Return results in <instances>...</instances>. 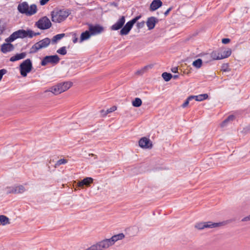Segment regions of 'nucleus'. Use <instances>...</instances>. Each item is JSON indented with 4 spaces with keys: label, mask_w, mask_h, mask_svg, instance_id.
<instances>
[{
    "label": "nucleus",
    "mask_w": 250,
    "mask_h": 250,
    "mask_svg": "<svg viewBox=\"0 0 250 250\" xmlns=\"http://www.w3.org/2000/svg\"><path fill=\"white\" fill-rule=\"evenodd\" d=\"M40 35L39 33H35L30 29L26 30L20 29L13 33L8 38L5 39L7 42H11L18 38H24L26 37L32 38L34 36Z\"/></svg>",
    "instance_id": "obj_1"
},
{
    "label": "nucleus",
    "mask_w": 250,
    "mask_h": 250,
    "mask_svg": "<svg viewBox=\"0 0 250 250\" xmlns=\"http://www.w3.org/2000/svg\"><path fill=\"white\" fill-rule=\"evenodd\" d=\"M17 9L20 13L27 16H32L37 12V7L36 4H33L29 6L26 1L19 3Z\"/></svg>",
    "instance_id": "obj_2"
},
{
    "label": "nucleus",
    "mask_w": 250,
    "mask_h": 250,
    "mask_svg": "<svg viewBox=\"0 0 250 250\" xmlns=\"http://www.w3.org/2000/svg\"><path fill=\"white\" fill-rule=\"evenodd\" d=\"M72 85V83L65 82L51 87L48 89L45 90L44 92H51L54 95H58L69 89Z\"/></svg>",
    "instance_id": "obj_3"
},
{
    "label": "nucleus",
    "mask_w": 250,
    "mask_h": 250,
    "mask_svg": "<svg viewBox=\"0 0 250 250\" xmlns=\"http://www.w3.org/2000/svg\"><path fill=\"white\" fill-rule=\"evenodd\" d=\"M72 85V83L65 82L51 87L48 89L45 90L44 92H51L54 95H58L69 89Z\"/></svg>",
    "instance_id": "obj_4"
},
{
    "label": "nucleus",
    "mask_w": 250,
    "mask_h": 250,
    "mask_svg": "<svg viewBox=\"0 0 250 250\" xmlns=\"http://www.w3.org/2000/svg\"><path fill=\"white\" fill-rule=\"evenodd\" d=\"M67 10H54L51 12V20L54 22L60 23L64 21L69 15Z\"/></svg>",
    "instance_id": "obj_5"
},
{
    "label": "nucleus",
    "mask_w": 250,
    "mask_h": 250,
    "mask_svg": "<svg viewBox=\"0 0 250 250\" xmlns=\"http://www.w3.org/2000/svg\"><path fill=\"white\" fill-rule=\"evenodd\" d=\"M231 54L230 49L221 48L213 51L210 54L211 58L214 60H219L229 57Z\"/></svg>",
    "instance_id": "obj_6"
},
{
    "label": "nucleus",
    "mask_w": 250,
    "mask_h": 250,
    "mask_svg": "<svg viewBox=\"0 0 250 250\" xmlns=\"http://www.w3.org/2000/svg\"><path fill=\"white\" fill-rule=\"evenodd\" d=\"M50 43V40L46 38L34 44L30 49V52L35 53L40 49L47 47Z\"/></svg>",
    "instance_id": "obj_7"
},
{
    "label": "nucleus",
    "mask_w": 250,
    "mask_h": 250,
    "mask_svg": "<svg viewBox=\"0 0 250 250\" xmlns=\"http://www.w3.org/2000/svg\"><path fill=\"white\" fill-rule=\"evenodd\" d=\"M223 222L213 223L212 222H199L196 223L195 227L198 229H203L206 228H215L223 226Z\"/></svg>",
    "instance_id": "obj_8"
},
{
    "label": "nucleus",
    "mask_w": 250,
    "mask_h": 250,
    "mask_svg": "<svg viewBox=\"0 0 250 250\" xmlns=\"http://www.w3.org/2000/svg\"><path fill=\"white\" fill-rule=\"evenodd\" d=\"M60 60V58L57 55L46 56L42 59L41 64L42 66H46L48 64L55 65L59 63Z\"/></svg>",
    "instance_id": "obj_9"
},
{
    "label": "nucleus",
    "mask_w": 250,
    "mask_h": 250,
    "mask_svg": "<svg viewBox=\"0 0 250 250\" xmlns=\"http://www.w3.org/2000/svg\"><path fill=\"white\" fill-rule=\"evenodd\" d=\"M32 68V64L30 59H27L23 61L20 66L21 75L23 77H26L27 73L31 71Z\"/></svg>",
    "instance_id": "obj_10"
},
{
    "label": "nucleus",
    "mask_w": 250,
    "mask_h": 250,
    "mask_svg": "<svg viewBox=\"0 0 250 250\" xmlns=\"http://www.w3.org/2000/svg\"><path fill=\"white\" fill-rule=\"evenodd\" d=\"M141 18V16L139 15L128 21L125 25L120 30V34L121 35H126L132 29L134 24Z\"/></svg>",
    "instance_id": "obj_11"
},
{
    "label": "nucleus",
    "mask_w": 250,
    "mask_h": 250,
    "mask_svg": "<svg viewBox=\"0 0 250 250\" xmlns=\"http://www.w3.org/2000/svg\"><path fill=\"white\" fill-rule=\"evenodd\" d=\"M35 25L40 29L44 30L49 28L51 26V22L47 17H43L41 18Z\"/></svg>",
    "instance_id": "obj_12"
},
{
    "label": "nucleus",
    "mask_w": 250,
    "mask_h": 250,
    "mask_svg": "<svg viewBox=\"0 0 250 250\" xmlns=\"http://www.w3.org/2000/svg\"><path fill=\"white\" fill-rule=\"evenodd\" d=\"M89 30L92 36H95L101 34L104 30V27L99 24H89Z\"/></svg>",
    "instance_id": "obj_13"
},
{
    "label": "nucleus",
    "mask_w": 250,
    "mask_h": 250,
    "mask_svg": "<svg viewBox=\"0 0 250 250\" xmlns=\"http://www.w3.org/2000/svg\"><path fill=\"white\" fill-rule=\"evenodd\" d=\"M139 146L142 148H151L152 144L150 140L146 137L141 138L139 141Z\"/></svg>",
    "instance_id": "obj_14"
},
{
    "label": "nucleus",
    "mask_w": 250,
    "mask_h": 250,
    "mask_svg": "<svg viewBox=\"0 0 250 250\" xmlns=\"http://www.w3.org/2000/svg\"><path fill=\"white\" fill-rule=\"evenodd\" d=\"M125 17L122 16L111 27L112 30H118L121 29L125 24Z\"/></svg>",
    "instance_id": "obj_15"
},
{
    "label": "nucleus",
    "mask_w": 250,
    "mask_h": 250,
    "mask_svg": "<svg viewBox=\"0 0 250 250\" xmlns=\"http://www.w3.org/2000/svg\"><path fill=\"white\" fill-rule=\"evenodd\" d=\"M93 182V179L91 177H86L84 178L83 180L79 181L77 183V186L78 187L83 188L84 186H85L86 187H89Z\"/></svg>",
    "instance_id": "obj_16"
},
{
    "label": "nucleus",
    "mask_w": 250,
    "mask_h": 250,
    "mask_svg": "<svg viewBox=\"0 0 250 250\" xmlns=\"http://www.w3.org/2000/svg\"><path fill=\"white\" fill-rule=\"evenodd\" d=\"M158 22V19L154 17H151L147 19L146 22V25L149 30L153 29Z\"/></svg>",
    "instance_id": "obj_17"
},
{
    "label": "nucleus",
    "mask_w": 250,
    "mask_h": 250,
    "mask_svg": "<svg viewBox=\"0 0 250 250\" xmlns=\"http://www.w3.org/2000/svg\"><path fill=\"white\" fill-rule=\"evenodd\" d=\"M14 47L13 44L10 42H7L3 43L1 46V51L3 53H6L8 52H10L14 49Z\"/></svg>",
    "instance_id": "obj_18"
},
{
    "label": "nucleus",
    "mask_w": 250,
    "mask_h": 250,
    "mask_svg": "<svg viewBox=\"0 0 250 250\" xmlns=\"http://www.w3.org/2000/svg\"><path fill=\"white\" fill-rule=\"evenodd\" d=\"M162 5V2L160 0H153L151 2L150 8L151 11H155Z\"/></svg>",
    "instance_id": "obj_19"
},
{
    "label": "nucleus",
    "mask_w": 250,
    "mask_h": 250,
    "mask_svg": "<svg viewBox=\"0 0 250 250\" xmlns=\"http://www.w3.org/2000/svg\"><path fill=\"white\" fill-rule=\"evenodd\" d=\"M125 237V235L121 233L113 235L111 238H109L112 245L118 240L123 239Z\"/></svg>",
    "instance_id": "obj_20"
},
{
    "label": "nucleus",
    "mask_w": 250,
    "mask_h": 250,
    "mask_svg": "<svg viewBox=\"0 0 250 250\" xmlns=\"http://www.w3.org/2000/svg\"><path fill=\"white\" fill-rule=\"evenodd\" d=\"M92 36L89 30L83 32L80 36V42H82L84 41L88 40Z\"/></svg>",
    "instance_id": "obj_21"
},
{
    "label": "nucleus",
    "mask_w": 250,
    "mask_h": 250,
    "mask_svg": "<svg viewBox=\"0 0 250 250\" xmlns=\"http://www.w3.org/2000/svg\"><path fill=\"white\" fill-rule=\"evenodd\" d=\"M26 54L25 52H22L20 54H17L15 56L11 57L10 59L11 62H15L24 58L26 57Z\"/></svg>",
    "instance_id": "obj_22"
},
{
    "label": "nucleus",
    "mask_w": 250,
    "mask_h": 250,
    "mask_svg": "<svg viewBox=\"0 0 250 250\" xmlns=\"http://www.w3.org/2000/svg\"><path fill=\"white\" fill-rule=\"evenodd\" d=\"M193 98V100L195 99L197 101H202L204 100L207 99L208 98L207 94H203L197 96H191Z\"/></svg>",
    "instance_id": "obj_23"
},
{
    "label": "nucleus",
    "mask_w": 250,
    "mask_h": 250,
    "mask_svg": "<svg viewBox=\"0 0 250 250\" xmlns=\"http://www.w3.org/2000/svg\"><path fill=\"white\" fill-rule=\"evenodd\" d=\"M15 187V188L13 191L15 194L22 193L25 191V188L22 185H19Z\"/></svg>",
    "instance_id": "obj_24"
},
{
    "label": "nucleus",
    "mask_w": 250,
    "mask_h": 250,
    "mask_svg": "<svg viewBox=\"0 0 250 250\" xmlns=\"http://www.w3.org/2000/svg\"><path fill=\"white\" fill-rule=\"evenodd\" d=\"M0 223L3 226L9 224V219L5 215H0Z\"/></svg>",
    "instance_id": "obj_25"
},
{
    "label": "nucleus",
    "mask_w": 250,
    "mask_h": 250,
    "mask_svg": "<svg viewBox=\"0 0 250 250\" xmlns=\"http://www.w3.org/2000/svg\"><path fill=\"white\" fill-rule=\"evenodd\" d=\"M64 36H65V34H64V33L57 34L53 37V38L52 39V42L53 43H56L58 41L61 40Z\"/></svg>",
    "instance_id": "obj_26"
},
{
    "label": "nucleus",
    "mask_w": 250,
    "mask_h": 250,
    "mask_svg": "<svg viewBox=\"0 0 250 250\" xmlns=\"http://www.w3.org/2000/svg\"><path fill=\"white\" fill-rule=\"evenodd\" d=\"M142 102L141 99L136 98L132 102V105L134 107H139L142 105Z\"/></svg>",
    "instance_id": "obj_27"
},
{
    "label": "nucleus",
    "mask_w": 250,
    "mask_h": 250,
    "mask_svg": "<svg viewBox=\"0 0 250 250\" xmlns=\"http://www.w3.org/2000/svg\"><path fill=\"white\" fill-rule=\"evenodd\" d=\"M192 65L197 68H200L202 65V60L200 59H198L193 62Z\"/></svg>",
    "instance_id": "obj_28"
},
{
    "label": "nucleus",
    "mask_w": 250,
    "mask_h": 250,
    "mask_svg": "<svg viewBox=\"0 0 250 250\" xmlns=\"http://www.w3.org/2000/svg\"><path fill=\"white\" fill-rule=\"evenodd\" d=\"M117 109V107L115 106H113L112 107L107 109L106 110L104 111L102 110L101 112L103 113V115L105 116L108 113H111Z\"/></svg>",
    "instance_id": "obj_29"
},
{
    "label": "nucleus",
    "mask_w": 250,
    "mask_h": 250,
    "mask_svg": "<svg viewBox=\"0 0 250 250\" xmlns=\"http://www.w3.org/2000/svg\"><path fill=\"white\" fill-rule=\"evenodd\" d=\"M162 76L166 82L169 81L172 77V75L171 74L167 72H164L162 74Z\"/></svg>",
    "instance_id": "obj_30"
},
{
    "label": "nucleus",
    "mask_w": 250,
    "mask_h": 250,
    "mask_svg": "<svg viewBox=\"0 0 250 250\" xmlns=\"http://www.w3.org/2000/svg\"><path fill=\"white\" fill-rule=\"evenodd\" d=\"M234 119V116L233 115L229 116L226 120H225L221 124V126H225L226 124L229 121H232Z\"/></svg>",
    "instance_id": "obj_31"
},
{
    "label": "nucleus",
    "mask_w": 250,
    "mask_h": 250,
    "mask_svg": "<svg viewBox=\"0 0 250 250\" xmlns=\"http://www.w3.org/2000/svg\"><path fill=\"white\" fill-rule=\"evenodd\" d=\"M152 67V65H148L145 66V67L142 68L141 70H138L137 72V73L139 74H142L143 73H144L146 71L147 69H148L149 68H151Z\"/></svg>",
    "instance_id": "obj_32"
},
{
    "label": "nucleus",
    "mask_w": 250,
    "mask_h": 250,
    "mask_svg": "<svg viewBox=\"0 0 250 250\" xmlns=\"http://www.w3.org/2000/svg\"><path fill=\"white\" fill-rule=\"evenodd\" d=\"M67 163V160L64 159H61L58 160L55 164V167H57L61 165L65 164Z\"/></svg>",
    "instance_id": "obj_33"
},
{
    "label": "nucleus",
    "mask_w": 250,
    "mask_h": 250,
    "mask_svg": "<svg viewBox=\"0 0 250 250\" xmlns=\"http://www.w3.org/2000/svg\"><path fill=\"white\" fill-rule=\"evenodd\" d=\"M57 52L60 54L62 55H64L66 54L67 51H66L65 47L63 46V47H62L60 48V49H59L57 51Z\"/></svg>",
    "instance_id": "obj_34"
},
{
    "label": "nucleus",
    "mask_w": 250,
    "mask_h": 250,
    "mask_svg": "<svg viewBox=\"0 0 250 250\" xmlns=\"http://www.w3.org/2000/svg\"><path fill=\"white\" fill-rule=\"evenodd\" d=\"M193 98L191 96L188 97L186 101L183 103L182 104V107L183 108L186 107L189 104V102L193 100Z\"/></svg>",
    "instance_id": "obj_35"
},
{
    "label": "nucleus",
    "mask_w": 250,
    "mask_h": 250,
    "mask_svg": "<svg viewBox=\"0 0 250 250\" xmlns=\"http://www.w3.org/2000/svg\"><path fill=\"white\" fill-rule=\"evenodd\" d=\"M222 70L224 72H229V69L227 64H224L222 66Z\"/></svg>",
    "instance_id": "obj_36"
},
{
    "label": "nucleus",
    "mask_w": 250,
    "mask_h": 250,
    "mask_svg": "<svg viewBox=\"0 0 250 250\" xmlns=\"http://www.w3.org/2000/svg\"><path fill=\"white\" fill-rule=\"evenodd\" d=\"M15 187H8L6 188V192L8 193H14V189H15Z\"/></svg>",
    "instance_id": "obj_37"
},
{
    "label": "nucleus",
    "mask_w": 250,
    "mask_h": 250,
    "mask_svg": "<svg viewBox=\"0 0 250 250\" xmlns=\"http://www.w3.org/2000/svg\"><path fill=\"white\" fill-rule=\"evenodd\" d=\"M6 70L4 69L0 70V81L2 79L3 75L5 74L6 73Z\"/></svg>",
    "instance_id": "obj_38"
},
{
    "label": "nucleus",
    "mask_w": 250,
    "mask_h": 250,
    "mask_svg": "<svg viewBox=\"0 0 250 250\" xmlns=\"http://www.w3.org/2000/svg\"><path fill=\"white\" fill-rule=\"evenodd\" d=\"M73 36V42L75 43L77 42L78 41V38L77 37V35L76 33H73L72 34Z\"/></svg>",
    "instance_id": "obj_39"
},
{
    "label": "nucleus",
    "mask_w": 250,
    "mask_h": 250,
    "mask_svg": "<svg viewBox=\"0 0 250 250\" xmlns=\"http://www.w3.org/2000/svg\"><path fill=\"white\" fill-rule=\"evenodd\" d=\"M144 25H145V21H143L142 22H138L137 23V27L139 28H141L144 27Z\"/></svg>",
    "instance_id": "obj_40"
},
{
    "label": "nucleus",
    "mask_w": 250,
    "mask_h": 250,
    "mask_svg": "<svg viewBox=\"0 0 250 250\" xmlns=\"http://www.w3.org/2000/svg\"><path fill=\"white\" fill-rule=\"evenodd\" d=\"M229 42H230V40L228 38H224V39H223L222 40V42L224 44H227V43H229Z\"/></svg>",
    "instance_id": "obj_41"
},
{
    "label": "nucleus",
    "mask_w": 250,
    "mask_h": 250,
    "mask_svg": "<svg viewBox=\"0 0 250 250\" xmlns=\"http://www.w3.org/2000/svg\"><path fill=\"white\" fill-rule=\"evenodd\" d=\"M250 215L243 218L242 219V221H243V222H246V221H250Z\"/></svg>",
    "instance_id": "obj_42"
},
{
    "label": "nucleus",
    "mask_w": 250,
    "mask_h": 250,
    "mask_svg": "<svg viewBox=\"0 0 250 250\" xmlns=\"http://www.w3.org/2000/svg\"><path fill=\"white\" fill-rule=\"evenodd\" d=\"M49 0H41L40 4L41 5H45Z\"/></svg>",
    "instance_id": "obj_43"
},
{
    "label": "nucleus",
    "mask_w": 250,
    "mask_h": 250,
    "mask_svg": "<svg viewBox=\"0 0 250 250\" xmlns=\"http://www.w3.org/2000/svg\"><path fill=\"white\" fill-rule=\"evenodd\" d=\"M4 29V28L3 26L1 25V22L0 21V34H1L3 32Z\"/></svg>",
    "instance_id": "obj_44"
},
{
    "label": "nucleus",
    "mask_w": 250,
    "mask_h": 250,
    "mask_svg": "<svg viewBox=\"0 0 250 250\" xmlns=\"http://www.w3.org/2000/svg\"><path fill=\"white\" fill-rule=\"evenodd\" d=\"M171 71L173 73H177L178 72V68L176 67H173L171 69Z\"/></svg>",
    "instance_id": "obj_45"
},
{
    "label": "nucleus",
    "mask_w": 250,
    "mask_h": 250,
    "mask_svg": "<svg viewBox=\"0 0 250 250\" xmlns=\"http://www.w3.org/2000/svg\"><path fill=\"white\" fill-rule=\"evenodd\" d=\"M179 77V75H175L174 76H172V77L174 79H177Z\"/></svg>",
    "instance_id": "obj_46"
},
{
    "label": "nucleus",
    "mask_w": 250,
    "mask_h": 250,
    "mask_svg": "<svg viewBox=\"0 0 250 250\" xmlns=\"http://www.w3.org/2000/svg\"><path fill=\"white\" fill-rule=\"evenodd\" d=\"M169 11H170V9H168V10L166 12L165 14H167L169 12Z\"/></svg>",
    "instance_id": "obj_47"
}]
</instances>
